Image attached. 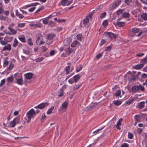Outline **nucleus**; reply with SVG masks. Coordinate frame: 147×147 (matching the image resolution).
<instances>
[{
  "label": "nucleus",
  "mask_w": 147,
  "mask_h": 147,
  "mask_svg": "<svg viewBox=\"0 0 147 147\" xmlns=\"http://www.w3.org/2000/svg\"><path fill=\"white\" fill-rule=\"evenodd\" d=\"M20 118L19 117L15 118L13 120L11 121L9 124L7 123V125L5 123H3V125L4 126L7 127L9 128H12L14 127L16 123H18L19 122Z\"/></svg>",
  "instance_id": "nucleus-1"
},
{
  "label": "nucleus",
  "mask_w": 147,
  "mask_h": 147,
  "mask_svg": "<svg viewBox=\"0 0 147 147\" xmlns=\"http://www.w3.org/2000/svg\"><path fill=\"white\" fill-rule=\"evenodd\" d=\"M131 90L132 92L134 93L139 92L140 91L144 92L145 90L144 87L140 84L132 87Z\"/></svg>",
  "instance_id": "nucleus-2"
},
{
  "label": "nucleus",
  "mask_w": 147,
  "mask_h": 147,
  "mask_svg": "<svg viewBox=\"0 0 147 147\" xmlns=\"http://www.w3.org/2000/svg\"><path fill=\"white\" fill-rule=\"evenodd\" d=\"M121 1V0H117L113 2L109 5V8L110 10L115 9L119 5Z\"/></svg>",
  "instance_id": "nucleus-3"
},
{
  "label": "nucleus",
  "mask_w": 147,
  "mask_h": 147,
  "mask_svg": "<svg viewBox=\"0 0 147 147\" xmlns=\"http://www.w3.org/2000/svg\"><path fill=\"white\" fill-rule=\"evenodd\" d=\"M9 11L4 10L2 3H0V15L4 14L5 15L8 16L9 15Z\"/></svg>",
  "instance_id": "nucleus-4"
},
{
  "label": "nucleus",
  "mask_w": 147,
  "mask_h": 147,
  "mask_svg": "<svg viewBox=\"0 0 147 147\" xmlns=\"http://www.w3.org/2000/svg\"><path fill=\"white\" fill-rule=\"evenodd\" d=\"M68 105V102L67 101H65L63 102L61 107L59 110V111L61 113L64 112L65 111Z\"/></svg>",
  "instance_id": "nucleus-5"
},
{
  "label": "nucleus",
  "mask_w": 147,
  "mask_h": 147,
  "mask_svg": "<svg viewBox=\"0 0 147 147\" xmlns=\"http://www.w3.org/2000/svg\"><path fill=\"white\" fill-rule=\"evenodd\" d=\"M73 1V0L69 1L68 0H61L59 3V5H62L63 6H68Z\"/></svg>",
  "instance_id": "nucleus-6"
},
{
  "label": "nucleus",
  "mask_w": 147,
  "mask_h": 147,
  "mask_svg": "<svg viewBox=\"0 0 147 147\" xmlns=\"http://www.w3.org/2000/svg\"><path fill=\"white\" fill-rule=\"evenodd\" d=\"M35 114V112L34 110L33 109H31L27 113V115L28 119L29 120H30Z\"/></svg>",
  "instance_id": "nucleus-7"
},
{
  "label": "nucleus",
  "mask_w": 147,
  "mask_h": 147,
  "mask_svg": "<svg viewBox=\"0 0 147 147\" xmlns=\"http://www.w3.org/2000/svg\"><path fill=\"white\" fill-rule=\"evenodd\" d=\"M126 76H127L128 79L131 81H134L136 78L130 72H128L127 74L126 75Z\"/></svg>",
  "instance_id": "nucleus-8"
},
{
  "label": "nucleus",
  "mask_w": 147,
  "mask_h": 147,
  "mask_svg": "<svg viewBox=\"0 0 147 147\" xmlns=\"http://www.w3.org/2000/svg\"><path fill=\"white\" fill-rule=\"evenodd\" d=\"M16 82L18 85L22 86L23 84V80L22 76H21L19 78H15Z\"/></svg>",
  "instance_id": "nucleus-9"
},
{
  "label": "nucleus",
  "mask_w": 147,
  "mask_h": 147,
  "mask_svg": "<svg viewBox=\"0 0 147 147\" xmlns=\"http://www.w3.org/2000/svg\"><path fill=\"white\" fill-rule=\"evenodd\" d=\"M8 28L11 33H10L9 32H6V34H7L12 35H15L17 33L16 31L12 28L10 26H9L8 27Z\"/></svg>",
  "instance_id": "nucleus-10"
},
{
  "label": "nucleus",
  "mask_w": 147,
  "mask_h": 147,
  "mask_svg": "<svg viewBox=\"0 0 147 147\" xmlns=\"http://www.w3.org/2000/svg\"><path fill=\"white\" fill-rule=\"evenodd\" d=\"M71 63L70 62L67 63V66L65 68V71L66 72V73L67 74H68L71 71H70V66Z\"/></svg>",
  "instance_id": "nucleus-11"
},
{
  "label": "nucleus",
  "mask_w": 147,
  "mask_h": 147,
  "mask_svg": "<svg viewBox=\"0 0 147 147\" xmlns=\"http://www.w3.org/2000/svg\"><path fill=\"white\" fill-rule=\"evenodd\" d=\"M49 104V103L47 102L41 103L38 105L39 109H43L45 107H47Z\"/></svg>",
  "instance_id": "nucleus-12"
},
{
  "label": "nucleus",
  "mask_w": 147,
  "mask_h": 147,
  "mask_svg": "<svg viewBox=\"0 0 147 147\" xmlns=\"http://www.w3.org/2000/svg\"><path fill=\"white\" fill-rule=\"evenodd\" d=\"M65 51L67 55H69L73 51V50L72 48L69 47L65 49Z\"/></svg>",
  "instance_id": "nucleus-13"
},
{
  "label": "nucleus",
  "mask_w": 147,
  "mask_h": 147,
  "mask_svg": "<svg viewBox=\"0 0 147 147\" xmlns=\"http://www.w3.org/2000/svg\"><path fill=\"white\" fill-rule=\"evenodd\" d=\"M11 49V46L10 44H8L4 47L3 51H10Z\"/></svg>",
  "instance_id": "nucleus-14"
},
{
  "label": "nucleus",
  "mask_w": 147,
  "mask_h": 147,
  "mask_svg": "<svg viewBox=\"0 0 147 147\" xmlns=\"http://www.w3.org/2000/svg\"><path fill=\"white\" fill-rule=\"evenodd\" d=\"M71 39L69 38H66L64 41L63 43L64 45H68L71 42Z\"/></svg>",
  "instance_id": "nucleus-15"
},
{
  "label": "nucleus",
  "mask_w": 147,
  "mask_h": 147,
  "mask_svg": "<svg viewBox=\"0 0 147 147\" xmlns=\"http://www.w3.org/2000/svg\"><path fill=\"white\" fill-rule=\"evenodd\" d=\"M13 37L9 35L6 36L5 38V40L7 41V42H10L12 41L13 39Z\"/></svg>",
  "instance_id": "nucleus-16"
},
{
  "label": "nucleus",
  "mask_w": 147,
  "mask_h": 147,
  "mask_svg": "<svg viewBox=\"0 0 147 147\" xmlns=\"http://www.w3.org/2000/svg\"><path fill=\"white\" fill-rule=\"evenodd\" d=\"M26 78L30 80L32 78L33 74L31 73H28L24 74Z\"/></svg>",
  "instance_id": "nucleus-17"
},
{
  "label": "nucleus",
  "mask_w": 147,
  "mask_h": 147,
  "mask_svg": "<svg viewBox=\"0 0 147 147\" xmlns=\"http://www.w3.org/2000/svg\"><path fill=\"white\" fill-rule=\"evenodd\" d=\"M122 120L123 119H120L117 121L116 124L115 125L117 129H120L119 126L121 125V123Z\"/></svg>",
  "instance_id": "nucleus-18"
},
{
  "label": "nucleus",
  "mask_w": 147,
  "mask_h": 147,
  "mask_svg": "<svg viewBox=\"0 0 147 147\" xmlns=\"http://www.w3.org/2000/svg\"><path fill=\"white\" fill-rule=\"evenodd\" d=\"M145 105V102L144 101H142L140 102L136 106L137 108H139L141 109H142L144 107Z\"/></svg>",
  "instance_id": "nucleus-19"
},
{
  "label": "nucleus",
  "mask_w": 147,
  "mask_h": 147,
  "mask_svg": "<svg viewBox=\"0 0 147 147\" xmlns=\"http://www.w3.org/2000/svg\"><path fill=\"white\" fill-rule=\"evenodd\" d=\"M136 121L140 122L141 119V116L140 115H136L134 116Z\"/></svg>",
  "instance_id": "nucleus-20"
},
{
  "label": "nucleus",
  "mask_w": 147,
  "mask_h": 147,
  "mask_svg": "<svg viewBox=\"0 0 147 147\" xmlns=\"http://www.w3.org/2000/svg\"><path fill=\"white\" fill-rule=\"evenodd\" d=\"M16 14L20 18L22 19L24 17V16L22 14L20 13L18 10L16 9L15 11Z\"/></svg>",
  "instance_id": "nucleus-21"
},
{
  "label": "nucleus",
  "mask_w": 147,
  "mask_h": 147,
  "mask_svg": "<svg viewBox=\"0 0 147 147\" xmlns=\"http://www.w3.org/2000/svg\"><path fill=\"white\" fill-rule=\"evenodd\" d=\"M122 102L120 100H116L113 102V103L116 106H118L121 104Z\"/></svg>",
  "instance_id": "nucleus-22"
},
{
  "label": "nucleus",
  "mask_w": 147,
  "mask_h": 147,
  "mask_svg": "<svg viewBox=\"0 0 147 147\" xmlns=\"http://www.w3.org/2000/svg\"><path fill=\"white\" fill-rule=\"evenodd\" d=\"M134 100V98L132 97H130L129 99L126 101L125 103L128 105H129L131 104Z\"/></svg>",
  "instance_id": "nucleus-23"
},
{
  "label": "nucleus",
  "mask_w": 147,
  "mask_h": 147,
  "mask_svg": "<svg viewBox=\"0 0 147 147\" xmlns=\"http://www.w3.org/2000/svg\"><path fill=\"white\" fill-rule=\"evenodd\" d=\"M80 76L79 75H77L73 77V79L75 82H77L80 79Z\"/></svg>",
  "instance_id": "nucleus-24"
},
{
  "label": "nucleus",
  "mask_w": 147,
  "mask_h": 147,
  "mask_svg": "<svg viewBox=\"0 0 147 147\" xmlns=\"http://www.w3.org/2000/svg\"><path fill=\"white\" fill-rule=\"evenodd\" d=\"M79 43L77 40L74 41L71 44V46L72 47H75Z\"/></svg>",
  "instance_id": "nucleus-25"
},
{
  "label": "nucleus",
  "mask_w": 147,
  "mask_h": 147,
  "mask_svg": "<svg viewBox=\"0 0 147 147\" xmlns=\"http://www.w3.org/2000/svg\"><path fill=\"white\" fill-rule=\"evenodd\" d=\"M55 35L53 34H48L47 35V38H48V39H51L53 40V38L55 37Z\"/></svg>",
  "instance_id": "nucleus-26"
},
{
  "label": "nucleus",
  "mask_w": 147,
  "mask_h": 147,
  "mask_svg": "<svg viewBox=\"0 0 147 147\" xmlns=\"http://www.w3.org/2000/svg\"><path fill=\"white\" fill-rule=\"evenodd\" d=\"M7 80L9 82H12L14 80V78L13 76H11L7 78Z\"/></svg>",
  "instance_id": "nucleus-27"
},
{
  "label": "nucleus",
  "mask_w": 147,
  "mask_h": 147,
  "mask_svg": "<svg viewBox=\"0 0 147 147\" xmlns=\"http://www.w3.org/2000/svg\"><path fill=\"white\" fill-rule=\"evenodd\" d=\"M18 42L16 38H15L14 39V42L13 43V46L14 47H16L18 45Z\"/></svg>",
  "instance_id": "nucleus-28"
},
{
  "label": "nucleus",
  "mask_w": 147,
  "mask_h": 147,
  "mask_svg": "<svg viewBox=\"0 0 147 147\" xmlns=\"http://www.w3.org/2000/svg\"><path fill=\"white\" fill-rule=\"evenodd\" d=\"M54 107L53 106H52L47 111V114H50L52 112V111L54 109Z\"/></svg>",
  "instance_id": "nucleus-29"
},
{
  "label": "nucleus",
  "mask_w": 147,
  "mask_h": 147,
  "mask_svg": "<svg viewBox=\"0 0 147 147\" xmlns=\"http://www.w3.org/2000/svg\"><path fill=\"white\" fill-rule=\"evenodd\" d=\"M132 32L134 33L139 32L140 31V29L138 28H132L131 30Z\"/></svg>",
  "instance_id": "nucleus-30"
},
{
  "label": "nucleus",
  "mask_w": 147,
  "mask_h": 147,
  "mask_svg": "<svg viewBox=\"0 0 147 147\" xmlns=\"http://www.w3.org/2000/svg\"><path fill=\"white\" fill-rule=\"evenodd\" d=\"M143 66V64H141L135 66V68L136 69H139L142 68Z\"/></svg>",
  "instance_id": "nucleus-31"
},
{
  "label": "nucleus",
  "mask_w": 147,
  "mask_h": 147,
  "mask_svg": "<svg viewBox=\"0 0 147 147\" xmlns=\"http://www.w3.org/2000/svg\"><path fill=\"white\" fill-rule=\"evenodd\" d=\"M89 22V20L87 18H86L84 20L83 23L85 26L87 25Z\"/></svg>",
  "instance_id": "nucleus-32"
},
{
  "label": "nucleus",
  "mask_w": 147,
  "mask_h": 147,
  "mask_svg": "<svg viewBox=\"0 0 147 147\" xmlns=\"http://www.w3.org/2000/svg\"><path fill=\"white\" fill-rule=\"evenodd\" d=\"M141 17L144 20H147V13H145L142 14L141 15Z\"/></svg>",
  "instance_id": "nucleus-33"
},
{
  "label": "nucleus",
  "mask_w": 147,
  "mask_h": 147,
  "mask_svg": "<svg viewBox=\"0 0 147 147\" xmlns=\"http://www.w3.org/2000/svg\"><path fill=\"white\" fill-rule=\"evenodd\" d=\"M117 25L120 27H123L125 25V23L124 22H117Z\"/></svg>",
  "instance_id": "nucleus-34"
},
{
  "label": "nucleus",
  "mask_w": 147,
  "mask_h": 147,
  "mask_svg": "<svg viewBox=\"0 0 147 147\" xmlns=\"http://www.w3.org/2000/svg\"><path fill=\"white\" fill-rule=\"evenodd\" d=\"M123 16L124 18H128L129 17L130 14L128 12H125L123 13Z\"/></svg>",
  "instance_id": "nucleus-35"
},
{
  "label": "nucleus",
  "mask_w": 147,
  "mask_h": 147,
  "mask_svg": "<svg viewBox=\"0 0 147 147\" xmlns=\"http://www.w3.org/2000/svg\"><path fill=\"white\" fill-rule=\"evenodd\" d=\"M44 59V58L43 57H40L38 58H37L36 59V62H39L42 61Z\"/></svg>",
  "instance_id": "nucleus-36"
},
{
  "label": "nucleus",
  "mask_w": 147,
  "mask_h": 147,
  "mask_svg": "<svg viewBox=\"0 0 147 147\" xmlns=\"http://www.w3.org/2000/svg\"><path fill=\"white\" fill-rule=\"evenodd\" d=\"M121 94V91L120 90H117L115 93L114 95L116 96L117 97L119 96Z\"/></svg>",
  "instance_id": "nucleus-37"
},
{
  "label": "nucleus",
  "mask_w": 147,
  "mask_h": 147,
  "mask_svg": "<svg viewBox=\"0 0 147 147\" xmlns=\"http://www.w3.org/2000/svg\"><path fill=\"white\" fill-rule=\"evenodd\" d=\"M107 34L111 38H113L114 36V34L111 32H107Z\"/></svg>",
  "instance_id": "nucleus-38"
},
{
  "label": "nucleus",
  "mask_w": 147,
  "mask_h": 147,
  "mask_svg": "<svg viewBox=\"0 0 147 147\" xmlns=\"http://www.w3.org/2000/svg\"><path fill=\"white\" fill-rule=\"evenodd\" d=\"M14 66L13 64L11 62L9 63V66L7 67V69H11Z\"/></svg>",
  "instance_id": "nucleus-39"
},
{
  "label": "nucleus",
  "mask_w": 147,
  "mask_h": 147,
  "mask_svg": "<svg viewBox=\"0 0 147 147\" xmlns=\"http://www.w3.org/2000/svg\"><path fill=\"white\" fill-rule=\"evenodd\" d=\"M82 65H80L77 66L76 67V71L77 72H78L80 70L82 69Z\"/></svg>",
  "instance_id": "nucleus-40"
},
{
  "label": "nucleus",
  "mask_w": 147,
  "mask_h": 147,
  "mask_svg": "<svg viewBox=\"0 0 147 147\" xmlns=\"http://www.w3.org/2000/svg\"><path fill=\"white\" fill-rule=\"evenodd\" d=\"M80 86L79 84H76L74 86L73 89L74 90H77L80 88Z\"/></svg>",
  "instance_id": "nucleus-41"
},
{
  "label": "nucleus",
  "mask_w": 147,
  "mask_h": 147,
  "mask_svg": "<svg viewBox=\"0 0 147 147\" xmlns=\"http://www.w3.org/2000/svg\"><path fill=\"white\" fill-rule=\"evenodd\" d=\"M124 11V9H119V10L117 11V14L118 15H120Z\"/></svg>",
  "instance_id": "nucleus-42"
},
{
  "label": "nucleus",
  "mask_w": 147,
  "mask_h": 147,
  "mask_svg": "<svg viewBox=\"0 0 147 147\" xmlns=\"http://www.w3.org/2000/svg\"><path fill=\"white\" fill-rule=\"evenodd\" d=\"M26 24L25 23H21L18 24V27L22 28L24 27Z\"/></svg>",
  "instance_id": "nucleus-43"
},
{
  "label": "nucleus",
  "mask_w": 147,
  "mask_h": 147,
  "mask_svg": "<svg viewBox=\"0 0 147 147\" xmlns=\"http://www.w3.org/2000/svg\"><path fill=\"white\" fill-rule=\"evenodd\" d=\"M7 42L6 40H5V39L4 40H3V39L1 41L0 43L2 45H6Z\"/></svg>",
  "instance_id": "nucleus-44"
},
{
  "label": "nucleus",
  "mask_w": 147,
  "mask_h": 147,
  "mask_svg": "<svg viewBox=\"0 0 147 147\" xmlns=\"http://www.w3.org/2000/svg\"><path fill=\"white\" fill-rule=\"evenodd\" d=\"M27 43L30 46H32L33 45V43L32 42V39L31 38H29L28 39Z\"/></svg>",
  "instance_id": "nucleus-45"
},
{
  "label": "nucleus",
  "mask_w": 147,
  "mask_h": 147,
  "mask_svg": "<svg viewBox=\"0 0 147 147\" xmlns=\"http://www.w3.org/2000/svg\"><path fill=\"white\" fill-rule=\"evenodd\" d=\"M28 138V137H15L14 138V139L16 140H20V139H23L24 138Z\"/></svg>",
  "instance_id": "nucleus-46"
},
{
  "label": "nucleus",
  "mask_w": 147,
  "mask_h": 147,
  "mask_svg": "<svg viewBox=\"0 0 147 147\" xmlns=\"http://www.w3.org/2000/svg\"><path fill=\"white\" fill-rule=\"evenodd\" d=\"M18 38L22 42H24L25 41V39L24 37L19 36Z\"/></svg>",
  "instance_id": "nucleus-47"
},
{
  "label": "nucleus",
  "mask_w": 147,
  "mask_h": 147,
  "mask_svg": "<svg viewBox=\"0 0 147 147\" xmlns=\"http://www.w3.org/2000/svg\"><path fill=\"white\" fill-rule=\"evenodd\" d=\"M102 24L104 26V27H106L108 25V22L107 21V20H104L103 22L102 23Z\"/></svg>",
  "instance_id": "nucleus-48"
},
{
  "label": "nucleus",
  "mask_w": 147,
  "mask_h": 147,
  "mask_svg": "<svg viewBox=\"0 0 147 147\" xmlns=\"http://www.w3.org/2000/svg\"><path fill=\"white\" fill-rule=\"evenodd\" d=\"M46 39L47 41L46 42L47 44L49 45L51 44L53 40H52L49 39L47 38H46Z\"/></svg>",
  "instance_id": "nucleus-49"
},
{
  "label": "nucleus",
  "mask_w": 147,
  "mask_h": 147,
  "mask_svg": "<svg viewBox=\"0 0 147 147\" xmlns=\"http://www.w3.org/2000/svg\"><path fill=\"white\" fill-rule=\"evenodd\" d=\"M9 63L8 61L6 60H5L3 62V66L6 67Z\"/></svg>",
  "instance_id": "nucleus-50"
},
{
  "label": "nucleus",
  "mask_w": 147,
  "mask_h": 147,
  "mask_svg": "<svg viewBox=\"0 0 147 147\" xmlns=\"http://www.w3.org/2000/svg\"><path fill=\"white\" fill-rule=\"evenodd\" d=\"M128 137L129 139H131L133 138V134L130 132H129L128 134Z\"/></svg>",
  "instance_id": "nucleus-51"
},
{
  "label": "nucleus",
  "mask_w": 147,
  "mask_h": 147,
  "mask_svg": "<svg viewBox=\"0 0 147 147\" xmlns=\"http://www.w3.org/2000/svg\"><path fill=\"white\" fill-rule=\"evenodd\" d=\"M129 145L128 144L124 143L122 144L120 147H129Z\"/></svg>",
  "instance_id": "nucleus-52"
},
{
  "label": "nucleus",
  "mask_w": 147,
  "mask_h": 147,
  "mask_svg": "<svg viewBox=\"0 0 147 147\" xmlns=\"http://www.w3.org/2000/svg\"><path fill=\"white\" fill-rule=\"evenodd\" d=\"M106 15V13L105 12H104L101 14L100 17L101 18H102L105 17Z\"/></svg>",
  "instance_id": "nucleus-53"
},
{
  "label": "nucleus",
  "mask_w": 147,
  "mask_h": 147,
  "mask_svg": "<svg viewBox=\"0 0 147 147\" xmlns=\"http://www.w3.org/2000/svg\"><path fill=\"white\" fill-rule=\"evenodd\" d=\"M61 92L60 94L58 95L59 97H61L64 94V92L63 90L61 89H60Z\"/></svg>",
  "instance_id": "nucleus-54"
},
{
  "label": "nucleus",
  "mask_w": 147,
  "mask_h": 147,
  "mask_svg": "<svg viewBox=\"0 0 147 147\" xmlns=\"http://www.w3.org/2000/svg\"><path fill=\"white\" fill-rule=\"evenodd\" d=\"M74 81L73 78H71L68 80V82L70 84H73Z\"/></svg>",
  "instance_id": "nucleus-55"
},
{
  "label": "nucleus",
  "mask_w": 147,
  "mask_h": 147,
  "mask_svg": "<svg viewBox=\"0 0 147 147\" xmlns=\"http://www.w3.org/2000/svg\"><path fill=\"white\" fill-rule=\"evenodd\" d=\"M147 58L146 57L144 58L142 60V64H143V65L146 63V62L147 61Z\"/></svg>",
  "instance_id": "nucleus-56"
},
{
  "label": "nucleus",
  "mask_w": 147,
  "mask_h": 147,
  "mask_svg": "<svg viewBox=\"0 0 147 147\" xmlns=\"http://www.w3.org/2000/svg\"><path fill=\"white\" fill-rule=\"evenodd\" d=\"M76 37L78 40H80L82 38V35L80 34H78Z\"/></svg>",
  "instance_id": "nucleus-57"
},
{
  "label": "nucleus",
  "mask_w": 147,
  "mask_h": 147,
  "mask_svg": "<svg viewBox=\"0 0 147 147\" xmlns=\"http://www.w3.org/2000/svg\"><path fill=\"white\" fill-rule=\"evenodd\" d=\"M6 18L3 16V15H0V20H6Z\"/></svg>",
  "instance_id": "nucleus-58"
},
{
  "label": "nucleus",
  "mask_w": 147,
  "mask_h": 147,
  "mask_svg": "<svg viewBox=\"0 0 147 147\" xmlns=\"http://www.w3.org/2000/svg\"><path fill=\"white\" fill-rule=\"evenodd\" d=\"M23 52L24 53L28 55H29L30 54V52L29 50H23Z\"/></svg>",
  "instance_id": "nucleus-59"
},
{
  "label": "nucleus",
  "mask_w": 147,
  "mask_h": 147,
  "mask_svg": "<svg viewBox=\"0 0 147 147\" xmlns=\"http://www.w3.org/2000/svg\"><path fill=\"white\" fill-rule=\"evenodd\" d=\"M5 79L2 80L0 84V87H1L5 83Z\"/></svg>",
  "instance_id": "nucleus-60"
},
{
  "label": "nucleus",
  "mask_w": 147,
  "mask_h": 147,
  "mask_svg": "<svg viewBox=\"0 0 147 147\" xmlns=\"http://www.w3.org/2000/svg\"><path fill=\"white\" fill-rule=\"evenodd\" d=\"M131 2V0H125L124 1L125 3L127 5H129L130 2Z\"/></svg>",
  "instance_id": "nucleus-61"
},
{
  "label": "nucleus",
  "mask_w": 147,
  "mask_h": 147,
  "mask_svg": "<svg viewBox=\"0 0 147 147\" xmlns=\"http://www.w3.org/2000/svg\"><path fill=\"white\" fill-rule=\"evenodd\" d=\"M102 129H97L96 130L94 131L93 132V134L94 135H95L96 134L98 133V132L100 131Z\"/></svg>",
  "instance_id": "nucleus-62"
},
{
  "label": "nucleus",
  "mask_w": 147,
  "mask_h": 147,
  "mask_svg": "<svg viewBox=\"0 0 147 147\" xmlns=\"http://www.w3.org/2000/svg\"><path fill=\"white\" fill-rule=\"evenodd\" d=\"M105 42V41L104 39H102L100 41V46H101L102 45H103Z\"/></svg>",
  "instance_id": "nucleus-63"
},
{
  "label": "nucleus",
  "mask_w": 147,
  "mask_h": 147,
  "mask_svg": "<svg viewBox=\"0 0 147 147\" xmlns=\"http://www.w3.org/2000/svg\"><path fill=\"white\" fill-rule=\"evenodd\" d=\"M142 77L143 78H147V74H143L142 75Z\"/></svg>",
  "instance_id": "nucleus-64"
}]
</instances>
